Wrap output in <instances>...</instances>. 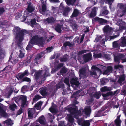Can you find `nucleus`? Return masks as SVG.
<instances>
[{"mask_svg": "<svg viewBox=\"0 0 126 126\" xmlns=\"http://www.w3.org/2000/svg\"><path fill=\"white\" fill-rule=\"evenodd\" d=\"M68 111L71 114L67 115L66 118L71 124L73 125H74V124H75L74 122V120L73 118V117L77 118L78 115L80 116L83 115L87 117L89 116L91 112V109L89 106H86L84 109H81L79 111H78L77 107L74 108L70 107H68Z\"/></svg>", "mask_w": 126, "mask_h": 126, "instance_id": "1", "label": "nucleus"}, {"mask_svg": "<svg viewBox=\"0 0 126 126\" xmlns=\"http://www.w3.org/2000/svg\"><path fill=\"white\" fill-rule=\"evenodd\" d=\"M13 32V34L16 35L15 38L16 43H19V42H21L24 35L28 34V32L26 30L22 29L17 27L14 28Z\"/></svg>", "mask_w": 126, "mask_h": 126, "instance_id": "2", "label": "nucleus"}, {"mask_svg": "<svg viewBox=\"0 0 126 126\" xmlns=\"http://www.w3.org/2000/svg\"><path fill=\"white\" fill-rule=\"evenodd\" d=\"M45 41V39H43L42 37H39L37 36H34L30 41L27 46L26 49L27 50H30L32 47L33 44L38 45L39 46H42L43 42Z\"/></svg>", "mask_w": 126, "mask_h": 126, "instance_id": "3", "label": "nucleus"}, {"mask_svg": "<svg viewBox=\"0 0 126 126\" xmlns=\"http://www.w3.org/2000/svg\"><path fill=\"white\" fill-rule=\"evenodd\" d=\"M122 41H117L113 43V47L114 48H119L120 46L124 47L126 45V37H123L121 38Z\"/></svg>", "mask_w": 126, "mask_h": 126, "instance_id": "4", "label": "nucleus"}, {"mask_svg": "<svg viewBox=\"0 0 126 126\" xmlns=\"http://www.w3.org/2000/svg\"><path fill=\"white\" fill-rule=\"evenodd\" d=\"M91 69L92 71L91 72V75H94L95 78H98L102 73L100 69L95 66H92Z\"/></svg>", "mask_w": 126, "mask_h": 126, "instance_id": "5", "label": "nucleus"}, {"mask_svg": "<svg viewBox=\"0 0 126 126\" xmlns=\"http://www.w3.org/2000/svg\"><path fill=\"white\" fill-rule=\"evenodd\" d=\"M88 71V66L85 65L84 67H82L79 71V77L81 78H84L87 76V72Z\"/></svg>", "mask_w": 126, "mask_h": 126, "instance_id": "6", "label": "nucleus"}, {"mask_svg": "<svg viewBox=\"0 0 126 126\" xmlns=\"http://www.w3.org/2000/svg\"><path fill=\"white\" fill-rule=\"evenodd\" d=\"M45 68L46 69L45 71L41 70L35 73V76L36 79H37L42 73H44L43 75V76L44 77H47L48 75V69L46 67H45Z\"/></svg>", "mask_w": 126, "mask_h": 126, "instance_id": "7", "label": "nucleus"}, {"mask_svg": "<svg viewBox=\"0 0 126 126\" xmlns=\"http://www.w3.org/2000/svg\"><path fill=\"white\" fill-rule=\"evenodd\" d=\"M116 23L119 27V29H117L116 32H119L120 30L126 29V23L122 21L121 20H118Z\"/></svg>", "mask_w": 126, "mask_h": 126, "instance_id": "8", "label": "nucleus"}, {"mask_svg": "<svg viewBox=\"0 0 126 126\" xmlns=\"http://www.w3.org/2000/svg\"><path fill=\"white\" fill-rule=\"evenodd\" d=\"M91 120L84 121L83 118H80L77 120L78 124L82 126H89Z\"/></svg>", "mask_w": 126, "mask_h": 126, "instance_id": "9", "label": "nucleus"}, {"mask_svg": "<svg viewBox=\"0 0 126 126\" xmlns=\"http://www.w3.org/2000/svg\"><path fill=\"white\" fill-rule=\"evenodd\" d=\"M6 109L5 106L0 104V115L2 117H6L8 116V115L5 112Z\"/></svg>", "mask_w": 126, "mask_h": 126, "instance_id": "10", "label": "nucleus"}, {"mask_svg": "<svg viewBox=\"0 0 126 126\" xmlns=\"http://www.w3.org/2000/svg\"><path fill=\"white\" fill-rule=\"evenodd\" d=\"M28 116L30 119H32L34 117L36 116L37 114L34 108H29L28 110Z\"/></svg>", "mask_w": 126, "mask_h": 126, "instance_id": "11", "label": "nucleus"}, {"mask_svg": "<svg viewBox=\"0 0 126 126\" xmlns=\"http://www.w3.org/2000/svg\"><path fill=\"white\" fill-rule=\"evenodd\" d=\"M118 6L120 8L122 9V11L121 12H118V15L119 16L121 17L126 13V6H125V4H119Z\"/></svg>", "mask_w": 126, "mask_h": 126, "instance_id": "12", "label": "nucleus"}, {"mask_svg": "<svg viewBox=\"0 0 126 126\" xmlns=\"http://www.w3.org/2000/svg\"><path fill=\"white\" fill-rule=\"evenodd\" d=\"M125 57L124 55L119 54L117 55V56L114 55V61L115 62H119L120 60H122V63L126 62V59H123Z\"/></svg>", "mask_w": 126, "mask_h": 126, "instance_id": "13", "label": "nucleus"}, {"mask_svg": "<svg viewBox=\"0 0 126 126\" xmlns=\"http://www.w3.org/2000/svg\"><path fill=\"white\" fill-rule=\"evenodd\" d=\"M19 42V43H16L17 45L21 49V50H19L20 53L19 55V58H22L24 56L25 51L24 49L23 48V47L21 45V42Z\"/></svg>", "mask_w": 126, "mask_h": 126, "instance_id": "14", "label": "nucleus"}, {"mask_svg": "<svg viewBox=\"0 0 126 126\" xmlns=\"http://www.w3.org/2000/svg\"><path fill=\"white\" fill-rule=\"evenodd\" d=\"M59 61L57 59H56L55 61V65L54 66V69H53L52 71L54 72L57 71L62 67H63L64 64L63 63H60L58 64Z\"/></svg>", "mask_w": 126, "mask_h": 126, "instance_id": "15", "label": "nucleus"}, {"mask_svg": "<svg viewBox=\"0 0 126 126\" xmlns=\"http://www.w3.org/2000/svg\"><path fill=\"white\" fill-rule=\"evenodd\" d=\"M78 80L77 78L74 76L71 79L70 82L72 87L74 85L78 86L79 85V83Z\"/></svg>", "mask_w": 126, "mask_h": 126, "instance_id": "16", "label": "nucleus"}, {"mask_svg": "<svg viewBox=\"0 0 126 126\" xmlns=\"http://www.w3.org/2000/svg\"><path fill=\"white\" fill-rule=\"evenodd\" d=\"M60 8L63 9L64 11H63V14L64 15L66 16L68 14V12L72 10L69 7L64 8L63 5L62 3H61L60 6Z\"/></svg>", "mask_w": 126, "mask_h": 126, "instance_id": "17", "label": "nucleus"}, {"mask_svg": "<svg viewBox=\"0 0 126 126\" xmlns=\"http://www.w3.org/2000/svg\"><path fill=\"white\" fill-rule=\"evenodd\" d=\"M83 59L85 62H87L90 60L92 57L91 53L86 54L83 55Z\"/></svg>", "mask_w": 126, "mask_h": 126, "instance_id": "18", "label": "nucleus"}, {"mask_svg": "<svg viewBox=\"0 0 126 126\" xmlns=\"http://www.w3.org/2000/svg\"><path fill=\"white\" fill-rule=\"evenodd\" d=\"M104 36L103 35L97 36L95 40H94V42H100L103 44H104L105 43V40L104 38H103Z\"/></svg>", "mask_w": 126, "mask_h": 126, "instance_id": "19", "label": "nucleus"}, {"mask_svg": "<svg viewBox=\"0 0 126 126\" xmlns=\"http://www.w3.org/2000/svg\"><path fill=\"white\" fill-rule=\"evenodd\" d=\"M97 9V8L96 7H94L92 9L91 13L90 15V17H94L96 16Z\"/></svg>", "mask_w": 126, "mask_h": 126, "instance_id": "20", "label": "nucleus"}, {"mask_svg": "<svg viewBox=\"0 0 126 126\" xmlns=\"http://www.w3.org/2000/svg\"><path fill=\"white\" fill-rule=\"evenodd\" d=\"M113 30V29L108 25L105 26L103 29V31L105 33H110Z\"/></svg>", "mask_w": 126, "mask_h": 126, "instance_id": "21", "label": "nucleus"}, {"mask_svg": "<svg viewBox=\"0 0 126 126\" xmlns=\"http://www.w3.org/2000/svg\"><path fill=\"white\" fill-rule=\"evenodd\" d=\"M35 9V7L31 3H30L28 4L26 10L28 12L31 13Z\"/></svg>", "mask_w": 126, "mask_h": 126, "instance_id": "22", "label": "nucleus"}, {"mask_svg": "<svg viewBox=\"0 0 126 126\" xmlns=\"http://www.w3.org/2000/svg\"><path fill=\"white\" fill-rule=\"evenodd\" d=\"M20 101H21V106H24L26 104V97L24 96H21L19 98Z\"/></svg>", "mask_w": 126, "mask_h": 126, "instance_id": "23", "label": "nucleus"}, {"mask_svg": "<svg viewBox=\"0 0 126 126\" xmlns=\"http://www.w3.org/2000/svg\"><path fill=\"white\" fill-rule=\"evenodd\" d=\"M42 1L41 2L42 4V7L41 8H40L39 11L40 13L43 14H44L45 12L46 11V5L44 2H42V0H40Z\"/></svg>", "mask_w": 126, "mask_h": 126, "instance_id": "24", "label": "nucleus"}, {"mask_svg": "<svg viewBox=\"0 0 126 126\" xmlns=\"http://www.w3.org/2000/svg\"><path fill=\"white\" fill-rule=\"evenodd\" d=\"M67 4L68 5H76V2H77L78 0H65Z\"/></svg>", "mask_w": 126, "mask_h": 126, "instance_id": "25", "label": "nucleus"}, {"mask_svg": "<svg viewBox=\"0 0 126 126\" xmlns=\"http://www.w3.org/2000/svg\"><path fill=\"white\" fill-rule=\"evenodd\" d=\"M49 110L52 113H57V110L56 109V106L53 103H52V106L49 109Z\"/></svg>", "mask_w": 126, "mask_h": 126, "instance_id": "26", "label": "nucleus"}, {"mask_svg": "<svg viewBox=\"0 0 126 126\" xmlns=\"http://www.w3.org/2000/svg\"><path fill=\"white\" fill-rule=\"evenodd\" d=\"M80 14V12L77 9H74V10L71 16V17H75L78 16Z\"/></svg>", "mask_w": 126, "mask_h": 126, "instance_id": "27", "label": "nucleus"}, {"mask_svg": "<svg viewBox=\"0 0 126 126\" xmlns=\"http://www.w3.org/2000/svg\"><path fill=\"white\" fill-rule=\"evenodd\" d=\"M69 22L70 23V25L72 26L73 29L75 31L76 30L78 27L75 21L73 20H70Z\"/></svg>", "mask_w": 126, "mask_h": 126, "instance_id": "28", "label": "nucleus"}, {"mask_svg": "<svg viewBox=\"0 0 126 126\" xmlns=\"http://www.w3.org/2000/svg\"><path fill=\"white\" fill-rule=\"evenodd\" d=\"M112 67L111 66L108 67L107 68V69L106 70L103 74L104 75H108L112 72Z\"/></svg>", "mask_w": 126, "mask_h": 126, "instance_id": "29", "label": "nucleus"}, {"mask_svg": "<svg viewBox=\"0 0 126 126\" xmlns=\"http://www.w3.org/2000/svg\"><path fill=\"white\" fill-rule=\"evenodd\" d=\"M95 20L97 21L100 23L102 24H106L107 23V21L101 18L96 17L95 18Z\"/></svg>", "mask_w": 126, "mask_h": 126, "instance_id": "30", "label": "nucleus"}, {"mask_svg": "<svg viewBox=\"0 0 126 126\" xmlns=\"http://www.w3.org/2000/svg\"><path fill=\"white\" fill-rule=\"evenodd\" d=\"M4 125L5 126L10 125L11 126L13 124V121L10 119H7L4 122Z\"/></svg>", "mask_w": 126, "mask_h": 126, "instance_id": "31", "label": "nucleus"}, {"mask_svg": "<svg viewBox=\"0 0 126 126\" xmlns=\"http://www.w3.org/2000/svg\"><path fill=\"white\" fill-rule=\"evenodd\" d=\"M43 21L45 23H47L52 22L55 21V20L53 18H48L47 19H43Z\"/></svg>", "mask_w": 126, "mask_h": 126, "instance_id": "32", "label": "nucleus"}, {"mask_svg": "<svg viewBox=\"0 0 126 126\" xmlns=\"http://www.w3.org/2000/svg\"><path fill=\"white\" fill-rule=\"evenodd\" d=\"M31 25L32 27H36L37 28H39L40 26L37 23H36L35 20L33 19L31 21Z\"/></svg>", "mask_w": 126, "mask_h": 126, "instance_id": "33", "label": "nucleus"}, {"mask_svg": "<svg viewBox=\"0 0 126 126\" xmlns=\"http://www.w3.org/2000/svg\"><path fill=\"white\" fill-rule=\"evenodd\" d=\"M28 72V70H26L23 73H19L18 76L19 78H22L24 76H27V75Z\"/></svg>", "mask_w": 126, "mask_h": 126, "instance_id": "34", "label": "nucleus"}, {"mask_svg": "<svg viewBox=\"0 0 126 126\" xmlns=\"http://www.w3.org/2000/svg\"><path fill=\"white\" fill-rule=\"evenodd\" d=\"M119 35V34H118L117 35L109 36H108L109 37V38H108V37L106 36H105L106 41H107L108 40H110L112 39H113L117 37Z\"/></svg>", "mask_w": 126, "mask_h": 126, "instance_id": "35", "label": "nucleus"}, {"mask_svg": "<svg viewBox=\"0 0 126 126\" xmlns=\"http://www.w3.org/2000/svg\"><path fill=\"white\" fill-rule=\"evenodd\" d=\"M93 56L94 58H98L102 57V56H103V53L101 54V53H97L96 51L95 52Z\"/></svg>", "mask_w": 126, "mask_h": 126, "instance_id": "36", "label": "nucleus"}, {"mask_svg": "<svg viewBox=\"0 0 126 126\" xmlns=\"http://www.w3.org/2000/svg\"><path fill=\"white\" fill-rule=\"evenodd\" d=\"M61 25L58 24L55 26V29L59 33L61 32Z\"/></svg>", "mask_w": 126, "mask_h": 126, "instance_id": "37", "label": "nucleus"}, {"mask_svg": "<svg viewBox=\"0 0 126 126\" xmlns=\"http://www.w3.org/2000/svg\"><path fill=\"white\" fill-rule=\"evenodd\" d=\"M42 53H39L35 58V63L36 64H38L39 62V59L41 57V56Z\"/></svg>", "mask_w": 126, "mask_h": 126, "instance_id": "38", "label": "nucleus"}, {"mask_svg": "<svg viewBox=\"0 0 126 126\" xmlns=\"http://www.w3.org/2000/svg\"><path fill=\"white\" fill-rule=\"evenodd\" d=\"M5 51L1 48H0V60L5 55Z\"/></svg>", "mask_w": 126, "mask_h": 126, "instance_id": "39", "label": "nucleus"}, {"mask_svg": "<svg viewBox=\"0 0 126 126\" xmlns=\"http://www.w3.org/2000/svg\"><path fill=\"white\" fill-rule=\"evenodd\" d=\"M42 104V103L41 101L38 102L35 105V108L37 110H39L41 108Z\"/></svg>", "mask_w": 126, "mask_h": 126, "instance_id": "40", "label": "nucleus"}, {"mask_svg": "<svg viewBox=\"0 0 126 126\" xmlns=\"http://www.w3.org/2000/svg\"><path fill=\"white\" fill-rule=\"evenodd\" d=\"M9 107L11 110L12 111H14L15 109L17 108V106L14 104L10 105Z\"/></svg>", "mask_w": 126, "mask_h": 126, "instance_id": "41", "label": "nucleus"}, {"mask_svg": "<svg viewBox=\"0 0 126 126\" xmlns=\"http://www.w3.org/2000/svg\"><path fill=\"white\" fill-rule=\"evenodd\" d=\"M69 56L66 55L64 57L61 58L60 59V60L61 62H63L66 61L68 59Z\"/></svg>", "mask_w": 126, "mask_h": 126, "instance_id": "42", "label": "nucleus"}, {"mask_svg": "<svg viewBox=\"0 0 126 126\" xmlns=\"http://www.w3.org/2000/svg\"><path fill=\"white\" fill-rule=\"evenodd\" d=\"M80 92L79 91H78L75 93H74L72 95L71 97V98L74 97L76 99L77 97L80 96L79 94Z\"/></svg>", "mask_w": 126, "mask_h": 126, "instance_id": "43", "label": "nucleus"}, {"mask_svg": "<svg viewBox=\"0 0 126 126\" xmlns=\"http://www.w3.org/2000/svg\"><path fill=\"white\" fill-rule=\"evenodd\" d=\"M39 122L40 123L42 124H44L45 123V119L44 116H42L39 118Z\"/></svg>", "mask_w": 126, "mask_h": 126, "instance_id": "44", "label": "nucleus"}, {"mask_svg": "<svg viewBox=\"0 0 126 126\" xmlns=\"http://www.w3.org/2000/svg\"><path fill=\"white\" fill-rule=\"evenodd\" d=\"M111 90L110 88V87H104L101 88V90L102 92H105L107 91H109Z\"/></svg>", "mask_w": 126, "mask_h": 126, "instance_id": "45", "label": "nucleus"}, {"mask_svg": "<svg viewBox=\"0 0 126 126\" xmlns=\"http://www.w3.org/2000/svg\"><path fill=\"white\" fill-rule=\"evenodd\" d=\"M7 22L5 21L1 22L0 25V27L2 29H4V28L7 27Z\"/></svg>", "mask_w": 126, "mask_h": 126, "instance_id": "46", "label": "nucleus"}, {"mask_svg": "<svg viewBox=\"0 0 126 126\" xmlns=\"http://www.w3.org/2000/svg\"><path fill=\"white\" fill-rule=\"evenodd\" d=\"M40 93L43 96L46 95L47 94L46 89L44 88H42L41 89Z\"/></svg>", "mask_w": 126, "mask_h": 126, "instance_id": "47", "label": "nucleus"}, {"mask_svg": "<svg viewBox=\"0 0 126 126\" xmlns=\"http://www.w3.org/2000/svg\"><path fill=\"white\" fill-rule=\"evenodd\" d=\"M40 98V96L38 95L35 96V97L33 98L32 104H33L35 102L37 101Z\"/></svg>", "mask_w": 126, "mask_h": 126, "instance_id": "48", "label": "nucleus"}, {"mask_svg": "<svg viewBox=\"0 0 126 126\" xmlns=\"http://www.w3.org/2000/svg\"><path fill=\"white\" fill-rule=\"evenodd\" d=\"M121 121L119 119V118H117V119L115 121V123L116 126H120V124L121 123Z\"/></svg>", "mask_w": 126, "mask_h": 126, "instance_id": "49", "label": "nucleus"}, {"mask_svg": "<svg viewBox=\"0 0 126 126\" xmlns=\"http://www.w3.org/2000/svg\"><path fill=\"white\" fill-rule=\"evenodd\" d=\"M28 14L27 12L25 11H24V15L22 17L23 20H21L22 22H24L25 20L26 19L27 17L28 16L27 15Z\"/></svg>", "mask_w": 126, "mask_h": 126, "instance_id": "50", "label": "nucleus"}, {"mask_svg": "<svg viewBox=\"0 0 126 126\" xmlns=\"http://www.w3.org/2000/svg\"><path fill=\"white\" fill-rule=\"evenodd\" d=\"M125 79V77L124 75H121L120 76L119 79L118 80L120 83H121V82L123 81Z\"/></svg>", "mask_w": 126, "mask_h": 126, "instance_id": "51", "label": "nucleus"}, {"mask_svg": "<svg viewBox=\"0 0 126 126\" xmlns=\"http://www.w3.org/2000/svg\"><path fill=\"white\" fill-rule=\"evenodd\" d=\"M101 95L100 92H98L95 93L94 95V97H95L97 99H99L101 96Z\"/></svg>", "mask_w": 126, "mask_h": 126, "instance_id": "52", "label": "nucleus"}, {"mask_svg": "<svg viewBox=\"0 0 126 126\" xmlns=\"http://www.w3.org/2000/svg\"><path fill=\"white\" fill-rule=\"evenodd\" d=\"M114 67L116 69H119L121 70L123 69V66L121 65H115Z\"/></svg>", "mask_w": 126, "mask_h": 126, "instance_id": "53", "label": "nucleus"}, {"mask_svg": "<svg viewBox=\"0 0 126 126\" xmlns=\"http://www.w3.org/2000/svg\"><path fill=\"white\" fill-rule=\"evenodd\" d=\"M107 81V79L103 78L101 79V82L102 84H104L106 83Z\"/></svg>", "mask_w": 126, "mask_h": 126, "instance_id": "54", "label": "nucleus"}, {"mask_svg": "<svg viewBox=\"0 0 126 126\" xmlns=\"http://www.w3.org/2000/svg\"><path fill=\"white\" fill-rule=\"evenodd\" d=\"M64 82L69 87L70 86V85L69 82V80L68 78H65L64 80Z\"/></svg>", "mask_w": 126, "mask_h": 126, "instance_id": "55", "label": "nucleus"}, {"mask_svg": "<svg viewBox=\"0 0 126 126\" xmlns=\"http://www.w3.org/2000/svg\"><path fill=\"white\" fill-rule=\"evenodd\" d=\"M28 87L27 86H23L21 88L22 92L24 93L25 91H27V89L28 88Z\"/></svg>", "mask_w": 126, "mask_h": 126, "instance_id": "56", "label": "nucleus"}, {"mask_svg": "<svg viewBox=\"0 0 126 126\" xmlns=\"http://www.w3.org/2000/svg\"><path fill=\"white\" fill-rule=\"evenodd\" d=\"M114 0H105V2L111 5Z\"/></svg>", "mask_w": 126, "mask_h": 126, "instance_id": "57", "label": "nucleus"}, {"mask_svg": "<svg viewBox=\"0 0 126 126\" xmlns=\"http://www.w3.org/2000/svg\"><path fill=\"white\" fill-rule=\"evenodd\" d=\"M72 44L70 43L69 42H66L63 45V46L66 47V46H72Z\"/></svg>", "mask_w": 126, "mask_h": 126, "instance_id": "58", "label": "nucleus"}, {"mask_svg": "<svg viewBox=\"0 0 126 126\" xmlns=\"http://www.w3.org/2000/svg\"><path fill=\"white\" fill-rule=\"evenodd\" d=\"M53 49V47H49L46 49V50L47 52H50L52 51Z\"/></svg>", "mask_w": 126, "mask_h": 126, "instance_id": "59", "label": "nucleus"}, {"mask_svg": "<svg viewBox=\"0 0 126 126\" xmlns=\"http://www.w3.org/2000/svg\"><path fill=\"white\" fill-rule=\"evenodd\" d=\"M64 84L62 82H60L56 87V88L58 89L61 87H63Z\"/></svg>", "mask_w": 126, "mask_h": 126, "instance_id": "60", "label": "nucleus"}, {"mask_svg": "<svg viewBox=\"0 0 126 126\" xmlns=\"http://www.w3.org/2000/svg\"><path fill=\"white\" fill-rule=\"evenodd\" d=\"M111 95L110 92H108L106 94H102V96L104 98L107 97L109 95Z\"/></svg>", "mask_w": 126, "mask_h": 126, "instance_id": "61", "label": "nucleus"}, {"mask_svg": "<svg viewBox=\"0 0 126 126\" xmlns=\"http://www.w3.org/2000/svg\"><path fill=\"white\" fill-rule=\"evenodd\" d=\"M66 72V69L64 67H63L60 71L61 73H65Z\"/></svg>", "mask_w": 126, "mask_h": 126, "instance_id": "62", "label": "nucleus"}, {"mask_svg": "<svg viewBox=\"0 0 126 126\" xmlns=\"http://www.w3.org/2000/svg\"><path fill=\"white\" fill-rule=\"evenodd\" d=\"M102 57L104 58L108 59L110 58V56L109 55L103 53Z\"/></svg>", "mask_w": 126, "mask_h": 126, "instance_id": "63", "label": "nucleus"}, {"mask_svg": "<svg viewBox=\"0 0 126 126\" xmlns=\"http://www.w3.org/2000/svg\"><path fill=\"white\" fill-rule=\"evenodd\" d=\"M87 50H83L80 51L78 53L79 55L82 54L87 52Z\"/></svg>", "mask_w": 126, "mask_h": 126, "instance_id": "64", "label": "nucleus"}]
</instances>
